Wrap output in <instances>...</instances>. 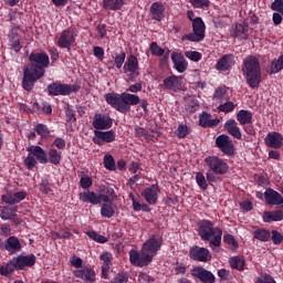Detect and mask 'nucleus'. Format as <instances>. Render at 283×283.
Segmentation results:
<instances>
[{"label":"nucleus","mask_w":283,"mask_h":283,"mask_svg":"<svg viewBox=\"0 0 283 283\" xmlns=\"http://www.w3.org/2000/svg\"><path fill=\"white\" fill-rule=\"evenodd\" d=\"M14 213V209L10 207H2L0 210L1 220H10Z\"/></svg>","instance_id":"3c124183"},{"label":"nucleus","mask_w":283,"mask_h":283,"mask_svg":"<svg viewBox=\"0 0 283 283\" xmlns=\"http://www.w3.org/2000/svg\"><path fill=\"white\" fill-rule=\"evenodd\" d=\"M237 120L240 125H251L253 123V113L247 109H240L237 114Z\"/></svg>","instance_id":"72a5a7b5"},{"label":"nucleus","mask_w":283,"mask_h":283,"mask_svg":"<svg viewBox=\"0 0 283 283\" xmlns=\"http://www.w3.org/2000/svg\"><path fill=\"white\" fill-rule=\"evenodd\" d=\"M40 191L43 193H52V188L50 187V181H48V179L41 180Z\"/></svg>","instance_id":"680f3d73"},{"label":"nucleus","mask_w":283,"mask_h":283,"mask_svg":"<svg viewBox=\"0 0 283 283\" xmlns=\"http://www.w3.org/2000/svg\"><path fill=\"white\" fill-rule=\"evenodd\" d=\"M235 107H237L235 103L228 99L223 104L219 105L218 109H219V112L229 114V113L233 112V109H235Z\"/></svg>","instance_id":"de8ad7c7"},{"label":"nucleus","mask_w":283,"mask_h":283,"mask_svg":"<svg viewBox=\"0 0 283 283\" xmlns=\"http://www.w3.org/2000/svg\"><path fill=\"white\" fill-rule=\"evenodd\" d=\"M143 196L148 205H156L158 202V186L151 185L144 189Z\"/></svg>","instance_id":"bb28decb"},{"label":"nucleus","mask_w":283,"mask_h":283,"mask_svg":"<svg viewBox=\"0 0 283 283\" xmlns=\"http://www.w3.org/2000/svg\"><path fill=\"white\" fill-rule=\"evenodd\" d=\"M28 198V192L19 191V192H8L2 195L1 200L6 202V205H19V202H23Z\"/></svg>","instance_id":"412c9836"},{"label":"nucleus","mask_w":283,"mask_h":283,"mask_svg":"<svg viewBox=\"0 0 283 283\" xmlns=\"http://www.w3.org/2000/svg\"><path fill=\"white\" fill-rule=\"evenodd\" d=\"M242 72L251 90L260 87V83H262V66L255 55H248L243 60Z\"/></svg>","instance_id":"7ed1b4c3"},{"label":"nucleus","mask_w":283,"mask_h":283,"mask_svg":"<svg viewBox=\"0 0 283 283\" xmlns=\"http://www.w3.org/2000/svg\"><path fill=\"white\" fill-rule=\"evenodd\" d=\"M86 235H88V238H91V240H94V242H98L99 244H105V242H107L106 237L98 234L94 230L87 231Z\"/></svg>","instance_id":"09e8293b"},{"label":"nucleus","mask_w":283,"mask_h":283,"mask_svg":"<svg viewBox=\"0 0 283 283\" xmlns=\"http://www.w3.org/2000/svg\"><path fill=\"white\" fill-rule=\"evenodd\" d=\"M125 6V0H103V8L104 10H113L116 12L120 10Z\"/></svg>","instance_id":"4c0bfd02"},{"label":"nucleus","mask_w":283,"mask_h":283,"mask_svg":"<svg viewBox=\"0 0 283 283\" xmlns=\"http://www.w3.org/2000/svg\"><path fill=\"white\" fill-rule=\"evenodd\" d=\"M73 275L83 280V282H95L96 281V271L92 268H81L78 270L73 271Z\"/></svg>","instance_id":"4be33fe9"},{"label":"nucleus","mask_w":283,"mask_h":283,"mask_svg":"<svg viewBox=\"0 0 283 283\" xmlns=\"http://www.w3.org/2000/svg\"><path fill=\"white\" fill-rule=\"evenodd\" d=\"M28 156L24 159V167L32 170L36 167L38 163L40 165H48L50 159H48V151L41 146H29L27 147Z\"/></svg>","instance_id":"0eeeda50"},{"label":"nucleus","mask_w":283,"mask_h":283,"mask_svg":"<svg viewBox=\"0 0 283 283\" xmlns=\"http://www.w3.org/2000/svg\"><path fill=\"white\" fill-rule=\"evenodd\" d=\"M264 143L271 149H282L283 136L279 132H271L266 135Z\"/></svg>","instance_id":"a211bd4d"},{"label":"nucleus","mask_w":283,"mask_h":283,"mask_svg":"<svg viewBox=\"0 0 283 283\" xmlns=\"http://www.w3.org/2000/svg\"><path fill=\"white\" fill-rule=\"evenodd\" d=\"M92 125L94 127V132H103L112 128L114 120L112 117H109V115L95 114Z\"/></svg>","instance_id":"4468645a"},{"label":"nucleus","mask_w":283,"mask_h":283,"mask_svg":"<svg viewBox=\"0 0 283 283\" xmlns=\"http://www.w3.org/2000/svg\"><path fill=\"white\" fill-rule=\"evenodd\" d=\"M191 6H193V8H209V6H211V2L209 0H190Z\"/></svg>","instance_id":"6e6d98bb"},{"label":"nucleus","mask_w":283,"mask_h":283,"mask_svg":"<svg viewBox=\"0 0 283 283\" xmlns=\"http://www.w3.org/2000/svg\"><path fill=\"white\" fill-rule=\"evenodd\" d=\"M124 74H128L129 81H134L138 76V59L129 55L123 66Z\"/></svg>","instance_id":"f3484780"},{"label":"nucleus","mask_w":283,"mask_h":283,"mask_svg":"<svg viewBox=\"0 0 283 283\" xmlns=\"http://www.w3.org/2000/svg\"><path fill=\"white\" fill-rule=\"evenodd\" d=\"M150 52L154 56H164L165 55V49L160 48L158 43L153 42L150 44Z\"/></svg>","instance_id":"864d4df0"},{"label":"nucleus","mask_w":283,"mask_h":283,"mask_svg":"<svg viewBox=\"0 0 283 283\" xmlns=\"http://www.w3.org/2000/svg\"><path fill=\"white\" fill-rule=\"evenodd\" d=\"M229 265L235 271H244L247 269V261L242 256H232L229 259Z\"/></svg>","instance_id":"c9c22d12"},{"label":"nucleus","mask_w":283,"mask_h":283,"mask_svg":"<svg viewBox=\"0 0 283 283\" xmlns=\"http://www.w3.org/2000/svg\"><path fill=\"white\" fill-rule=\"evenodd\" d=\"M61 159H62V155H61V153H59V150H56V148H51L49 150L48 160H49V163H51V165H60Z\"/></svg>","instance_id":"79ce46f5"},{"label":"nucleus","mask_w":283,"mask_h":283,"mask_svg":"<svg viewBox=\"0 0 283 283\" xmlns=\"http://www.w3.org/2000/svg\"><path fill=\"white\" fill-rule=\"evenodd\" d=\"M78 88L75 86L63 84L61 82H53L48 85L49 96H70L72 92H76Z\"/></svg>","instance_id":"9b49d317"},{"label":"nucleus","mask_w":283,"mask_h":283,"mask_svg":"<svg viewBox=\"0 0 283 283\" xmlns=\"http://www.w3.org/2000/svg\"><path fill=\"white\" fill-rule=\"evenodd\" d=\"M203 163L206 167H208L206 172L208 182H218V180H220V176L229 174V164L227 160L216 155L206 157Z\"/></svg>","instance_id":"39448f33"},{"label":"nucleus","mask_w":283,"mask_h":283,"mask_svg":"<svg viewBox=\"0 0 283 283\" xmlns=\"http://www.w3.org/2000/svg\"><path fill=\"white\" fill-rule=\"evenodd\" d=\"M282 220H283V211L282 210L263 212V221L264 222H282Z\"/></svg>","instance_id":"473e14b6"},{"label":"nucleus","mask_w":283,"mask_h":283,"mask_svg":"<svg viewBox=\"0 0 283 283\" xmlns=\"http://www.w3.org/2000/svg\"><path fill=\"white\" fill-rule=\"evenodd\" d=\"M231 36L247 41V39H249V24L237 23L231 30Z\"/></svg>","instance_id":"a878e982"},{"label":"nucleus","mask_w":283,"mask_h":283,"mask_svg":"<svg viewBox=\"0 0 283 283\" xmlns=\"http://www.w3.org/2000/svg\"><path fill=\"white\" fill-rule=\"evenodd\" d=\"M80 185L82 189H90V187H92V179L90 178V176H83L80 179Z\"/></svg>","instance_id":"0e129e2a"},{"label":"nucleus","mask_w":283,"mask_h":283,"mask_svg":"<svg viewBox=\"0 0 283 283\" xmlns=\"http://www.w3.org/2000/svg\"><path fill=\"white\" fill-rule=\"evenodd\" d=\"M99 260H102V262H104V264L102 266H109L112 264V260H114V258L112 256V253L103 252L99 255Z\"/></svg>","instance_id":"4d7b16f0"},{"label":"nucleus","mask_w":283,"mask_h":283,"mask_svg":"<svg viewBox=\"0 0 283 283\" xmlns=\"http://www.w3.org/2000/svg\"><path fill=\"white\" fill-rule=\"evenodd\" d=\"M198 235L202 242H209L210 249H218L222 247V230L220 227H216V223L211 220H200L197 223Z\"/></svg>","instance_id":"f03ea898"},{"label":"nucleus","mask_w":283,"mask_h":283,"mask_svg":"<svg viewBox=\"0 0 283 283\" xmlns=\"http://www.w3.org/2000/svg\"><path fill=\"white\" fill-rule=\"evenodd\" d=\"M76 32L72 29L64 30L57 41L59 48L72 50V45H74V42L76 41Z\"/></svg>","instance_id":"2eb2a0df"},{"label":"nucleus","mask_w":283,"mask_h":283,"mask_svg":"<svg viewBox=\"0 0 283 283\" xmlns=\"http://www.w3.org/2000/svg\"><path fill=\"white\" fill-rule=\"evenodd\" d=\"M171 61L174 63L175 70L179 72V74H182L184 72H187L188 63L187 60H185V56L180 53H171Z\"/></svg>","instance_id":"393cba45"},{"label":"nucleus","mask_w":283,"mask_h":283,"mask_svg":"<svg viewBox=\"0 0 283 283\" xmlns=\"http://www.w3.org/2000/svg\"><path fill=\"white\" fill-rule=\"evenodd\" d=\"M129 262L133 266H143V256L137 250L129 251Z\"/></svg>","instance_id":"a19ab883"},{"label":"nucleus","mask_w":283,"mask_h":283,"mask_svg":"<svg viewBox=\"0 0 283 283\" xmlns=\"http://www.w3.org/2000/svg\"><path fill=\"white\" fill-rule=\"evenodd\" d=\"M150 13L155 21H163L165 19V6L163 2H154L150 7Z\"/></svg>","instance_id":"7c9ffc66"},{"label":"nucleus","mask_w":283,"mask_h":283,"mask_svg":"<svg viewBox=\"0 0 283 283\" xmlns=\"http://www.w3.org/2000/svg\"><path fill=\"white\" fill-rule=\"evenodd\" d=\"M234 65L235 56L233 54H224L218 60L216 70H218V72H229V70Z\"/></svg>","instance_id":"6ab92c4d"},{"label":"nucleus","mask_w":283,"mask_h":283,"mask_svg":"<svg viewBox=\"0 0 283 283\" xmlns=\"http://www.w3.org/2000/svg\"><path fill=\"white\" fill-rule=\"evenodd\" d=\"M190 132H191V127L185 124H179L177 129L175 130V136H177V138L179 139L187 138Z\"/></svg>","instance_id":"37998d69"},{"label":"nucleus","mask_w":283,"mask_h":283,"mask_svg":"<svg viewBox=\"0 0 283 283\" xmlns=\"http://www.w3.org/2000/svg\"><path fill=\"white\" fill-rule=\"evenodd\" d=\"M101 191L102 193H99V198L102 199V202H114L118 198L113 187L103 186Z\"/></svg>","instance_id":"c756f323"},{"label":"nucleus","mask_w":283,"mask_h":283,"mask_svg":"<svg viewBox=\"0 0 283 283\" xmlns=\"http://www.w3.org/2000/svg\"><path fill=\"white\" fill-rule=\"evenodd\" d=\"M36 264V255L34 254H20L13 258L6 265L0 266V275H11L14 271H25V269H32Z\"/></svg>","instance_id":"423d86ee"},{"label":"nucleus","mask_w":283,"mask_h":283,"mask_svg":"<svg viewBox=\"0 0 283 283\" xmlns=\"http://www.w3.org/2000/svg\"><path fill=\"white\" fill-rule=\"evenodd\" d=\"M189 258L193 262H211V251L207 248L193 245L189 249Z\"/></svg>","instance_id":"f8f14e48"},{"label":"nucleus","mask_w":283,"mask_h":283,"mask_svg":"<svg viewBox=\"0 0 283 283\" xmlns=\"http://www.w3.org/2000/svg\"><path fill=\"white\" fill-rule=\"evenodd\" d=\"M71 266H74V269H83V259L78 256H74L70 260Z\"/></svg>","instance_id":"69168bd1"},{"label":"nucleus","mask_w":283,"mask_h":283,"mask_svg":"<svg viewBox=\"0 0 283 283\" xmlns=\"http://www.w3.org/2000/svg\"><path fill=\"white\" fill-rule=\"evenodd\" d=\"M116 140V132L111 130H94L93 143L102 147L105 143H114Z\"/></svg>","instance_id":"dca6fc26"},{"label":"nucleus","mask_w":283,"mask_h":283,"mask_svg":"<svg viewBox=\"0 0 283 283\" xmlns=\"http://www.w3.org/2000/svg\"><path fill=\"white\" fill-rule=\"evenodd\" d=\"M271 234H272V242H273V244L277 245L281 242H283V235H282V233H280V231L272 230Z\"/></svg>","instance_id":"e2e57ef3"},{"label":"nucleus","mask_w":283,"mask_h":283,"mask_svg":"<svg viewBox=\"0 0 283 283\" xmlns=\"http://www.w3.org/2000/svg\"><path fill=\"white\" fill-rule=\"evenodd\" d=\"M207 178L205 177V174L202 172H197L196 174V182L200 189L203 191H207L209 189V184H207Z\"/></svg>","instance_id":"a18cd8bd"},{"label":"nucleus","mask_w":283,"mask_h":283,"mask_svg":"<svg viewBox=\"0 0 283 283\" xmlns=\"http://www.w3.org/2000/svg\"><path fill=\"white\" fill-rule=\"evenodd\" d=\"M105 101L111 107L120 112V114H125L132 112V105H138L140 103V97L129 93H107Z\"/></svg>","instance_id":"20e7f679"},{"label":"nucleus","mask_w":283,"mask_h":283,"mask_svg":"<svg viewBox=\"0 0 283 283\" xmlns=\"http://www.w3.org/2000/svg\"><path fill=\"white\" fill-rule=\"evenodd\" d=\"M271 10L274 12H279L280 14H283V0H274L271 3Z\"/></svg>","instance_id":"bf43d9fd"},{"label":"nucleus","mask_w":283,"mask_h":283,"mask_svg":"<svg viewBox=\"0 0 283 283\" xmlns=\"http://www.w3.org/2000/svg\"><path fill=\"white\" fill-rule=\"evenodd\" d=\"M161 247L163 239L155 234L143 244V266H147L154 262V258L158 255Z\"/></svg>","instance_id":"6e6552de"},{"label":"nucleus","mask_w":283,"mask_h":283,"mask_svg":"<svg viewBox=\"0 0 283 283\" xmlns=\"http://www.w3.org/2000/svg\"><path fill=\"white\" fill-rule=\"evenodd\" d=\"M104 167L108 171H116V160H114V156L111 154L104 156Z\"/></svg>","instance_id":"c03bdc74"},{"label":"nucleus","mask_w":283,"mask_h":283,"mask_svg":"<svg viewBox=\"0 0 283 283\" xmlns=\"http://www.w3.org/2000/svg\"><path fill=\"white\" fill-rule=\"evenodd\" d=\"M229 98H231V96H229L227 86H219L216 88L213 99L217 103H224V101H229Z\"/></svg>","instance_id":"e433bc0d"},{"label":"nucleus","mask_w":283,"mask_h":283,"mask_svg":"<svg viewBox=\"0 0 283 283\" xmlns=\"http://www.w3.org/2000/svg\"><path fill=\"white\" fill-rule=\"evenodd\" d=\"M192 277H196L201 283H216V275L213 272L202 268L196 266L191 270Z\"/></svg>","instance_id":"ddd939ff"},{"label":"nucleus","mask_w":283,"mask_h":283,"mask_svg":"<svg viewBox=\"0 0 283 283\" xmlns=\"http://www.w3.org/2000/svg\"><path fill=\"white\" fill-rule=\"evenodd\" d=\"M253 238L260 242H269L271 240V232L266 229L259 228L253 231Z\"/></svg>","instance_id":"ea45409f"},{"label":"nucleus","mask_w":283,"mask_h":283,"mask_svg":"<svg viewBox=\"0 0 283 283\" xmlns=\"http://www.w3.org/2000/svg\"><path fill=\"white\" fill-rule=\"evenodd\" d=\"M223 242H226V244H230L233 249H238V241H235V238L232 234H224Z\"/></svg>","instance_id":"052dcab7"},{"label":"nucleus","mask_w":283,"mask_h":283,"mask_svg":"<svg viewBox=\"0 0 283 283\" xmlns=\"http://www.w3.org/2000/svg\"><path fill=\"white\" fill-rule=\"evenodd\" d=\"M216 147H218L224 156H235V146H233V140H231L229 135H219L216 138Z\"/></svg>","instance_id":"9d476101"},{"label":"nucleus","mask_w":283,"mask_h":283,"mask_svg":"<svg viewBox=\"0 0 283 283\" xmlns=\"http://www.w3.org/2000/svg\"><path fill=\"white\" fill-rule=\"evenodd\" d=\"M164 87L170 92H180L182 90V76H167L164 78Z\"/></svg>","instance_id":"aec40b11"},{"label":"nucleus","mask_w":283,"mask_h":283,"mask_svg":"<svg viewBox=\"0 0 283 283\" xmlns=\"http://www.w3.org/2000/svg\"><path fill=\"white\" fill-rule=\"evenodd\" d=\"M224 129L230 136H232V138L242 140V132L240 130V126H238V122H235V119H228L224 123Z\"/></svg>","instance_id":"b1692460"},{"label":"nucleus","mask_w":283,"mask_h":283,"mask_svg":"<svg viewBox=\"0 0 283 283\" xmlns=\"http://www.w3.org/2000/svg\"><path fill=\"white\" fill-rule=\"evenodd\" d=\"M21 241L17 237H9L6 241L4 249L9 251V253H17L21 251Z\"/></svg>","instance_id":"2f4dec72"},{"label":"nucleus","mask_w":283,"mask_h":283,"mask_svg":"<svg viewBox=\"0 0 283 283\" xmlns=\"http://www.w3.org/2000/svg\"><path fill=\"white\" fill-rule=\"evenodd\" d=\"M205 21L202 18H195L192 20V33L185 34L182 41H191L192 43H200L205 41Z\"/></svg>","instance_id":"1a4fd4ad"},{"label":"nucleus","mask_w":283,"mask_h":283,"mask_svg":"<svg viewBox=\"0 0 283 283\" xmlns=\"http://www.w3.org/2000/svg\"><path fill=\"white\" fill-rule=\"evenodd\" d=\"M186 59H189L190 61H193L195 63H198V61L202 60V53L198 51H188L185 53Z\"/></svg>","instance_id":"603ef678"},{"label":"nucleus","mask_w":283,"mask_h":283,"mask_svg":"<svg viewBox=\"0 0 283 283\" xmlns=\"http://www.w3.org/2000/svg\"><path fill=\"white\" fill-rule=\"evenodd\" d=\"M125 59H127V53H125L124 51H122L120 53H116L114 61L117 70H120V67H123V65L125 64Z\"/></svg>","instance_id":"8fccbe9b"},{"label":"nucleus","mask_w":283,"mask_h":283,"mask_svg":"<svg viewBox=\"0 0 283 283\" xmlns=\"http://www.w3.org/2000/svg\"><path fill=\"white\" fill-rule=\"evenodd\" d=\"M65 114L69 123H76V113L74 112V108H72L71 105H66Z\"/></svg>","instance_id":"5fc2aeb1"},{"label":"nucleus","mask_w":283,"mask_h":283,"mask_svg":"<svg viewBox=\"0 0 283 283\" xmlns=\"http://www.w3.org/2000/svg\"><path fill=\"white\" fill-rule=\"evenodd\" d=\"M255 283H277L275 282V279H273L270 274H263L261 277H259Z\"/></svg>","instance_id":"338daca9"},{"label":"nucleus","mask_w":283,"mask_h":283,"mask_svg":"<svg viewBox=\"0 0 283 283\" xmlns=\"http://www.w3.org/2000/svg\"><path fill=\"white\" fill-rule=\"evenodd\" d=\"M283 71V54L279 56V59H274L271 61L269 65V74H280Z\"/></svg>","instance_id":"f704fd0d"},{"label":"nucleus","mask_w":283,"mask_h":283,"mask_svg":"<svg viewBox=\"0 0 283 283\" xmlns=\"http://www.w3.org/2000/svg\"><path fill=\"white\" fill-rule=\"evenodd\" d=\"M80 200L82 202H88L90 205H101V202H103L101 199V193H96L90 190L81 192Z\"/></svg>","instance_id":"cd10ccee"},{"label":"nucleus","mask_w":283,"mask_h":283,"mask_svg":"<svg viewBox=\"0 0 283 283\" xmlns=\"http://www.w3.org/2000/svg\"><path fill=\"white\" fill-rule=\"evenodd\" d=\"M218 277H220L222 282H229V280H231V272L227 269L218 270Z\"/></svg>","instance_id":"13d9d810"},{"label":"nucleus","mask_w":283,"mask_h":283,"mask_svg":"<svg viewBox=\"0 0 283 283\" xmlns=\"http://www.w3.org/2000/svg\"><path fill=\"white\" fill-rule=\"evenodd\" d=\"M264 200L266 205L280 206L283 205V197L280 192L275 191L273 188H268L264 192Z\"/></svg>","instance_id":"5701e85b"},{"label":"nucleus","mask_w":283,"mask_h":283,"mask_svg":"<svg viewBox=\"0 0 283 283\" xmlns=\"http://www.w3.org/2000/svg\"><path fill=\"white\" fill-rule=\"evenodd\" d=\"M31 66L23 69L22 87L25 92H32L34 84L45 76V67H50V55L45 52L31 53L29 55Z\"/></svg>","instance_id":"f257e3e1"},{"label":"nucleus","mask_w":283,"mask_h":283,"mask_svg":"<svg viewBox=\"0 0 283 283\" xmlns=\"http://www.w3.org/2000/svg\"><path fill=\"white\" fill-rule=\"evenodd\" d=\"M199 125L200 127L205 128L218 127V125H220V119H211V114L203 112L201 115H199Z\"/></svg>","instance_id":"c85d7f7f"},{"label":"nucleus","mask_w":283,"mask_h":283,"mask_svg":"<svg viewBox=\"0 0 283 283\" xmlns=\"http://www.w3.org/2000/svg\"><path fill=\"white\" fill-rule=\"evenodd\" d=\"M114 201L104 202L101 207V216L103 218H114V210L115 206L113 205Z\"/></svg>","instance_id":"58836bf2"},{"label":"nucleus","mask_w":283,"mask_h":283,"mask_svg":"<svg viewBox=\"0 0 283 283\" xmlns=\"http://www.w3.org/2000/svg\"><path fill=\"white\" fill-rule=\"evenodd\" d=\"M113 282L114 283H127V282H129V276H127V274H125V273H119L114 277Z\"/></svg>","instance_id":"774afa93"},{"label":"nucleus","mask_w":283,"mask_h":283,"mask_svg":"<svg viewBox=\"0 0 283 283\" xmlns=\"http://www.w3.org/2000/svg\"><path fill=\"white\" fill-rule=\"evenodd\" d=\"M34 132H36L38 136H41V138L50 136V128L45 124H36Z\"/></svg>","instance_id":"49530a36"}]
</instances>
